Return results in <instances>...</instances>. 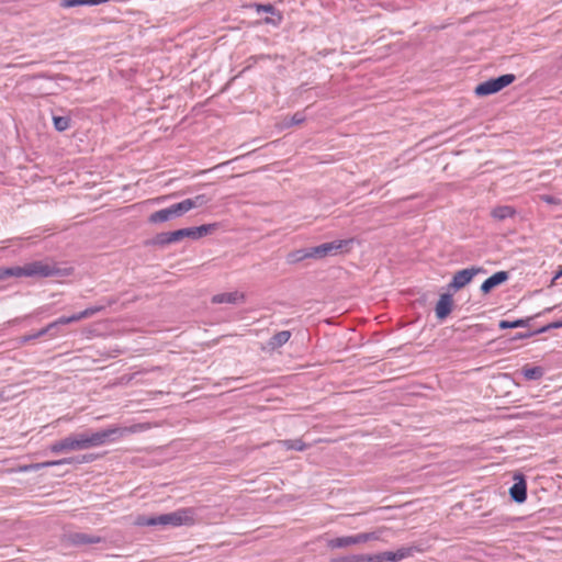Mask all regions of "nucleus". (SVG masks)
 Here are the masks:
<instances>
[{"instance_id":"obj_27","label":"nucleus","mask_w":562,"mask_h":562,"mask_svg":"<svg viewBox=\"0 0 562 562\" xmlns=\"http://www.w3.org/2000/svg\"><path fill=\"white\" fill-rule=\"evenodd\" d=\"M134 525L139 526V527L157 526L158 521H156V517L138 516L135 519Z\"/></svg>"},{"instance_id":"obj_41","label":"nucleus","mask_w":562,"mask_h":562,"mask_svg":"<svg viewBox=\"0 0 562 562\" xmlns=\"http://www.w3.org/2000/svg\"><path fill=\"white\" fill-rule=\"evenodd\" d=\"M91 460H92V457H91V456H90V457H85V458H83V461H86V462L91 461Z\"/></svg>"},{"instance_id":"obj_36","label":"nucleus","mask_w":562,"mask_h":562,"mask_svg":"<svg viewBox=\"0 0 562 562\" xmlns=\"http://www.w3.org/2000/svg\"><path fill=\"white\" fill-rule=\"evenodd\" d=\"M87 4L86 0H66L63 5L66 8Z\"/></svg>"},{"instance_id":"obj_35","label":"nucleus","mask_w":562,"mask_h":562,"mask_svg":"<svg viewBox=\"0 0 562 562\" xmlns=\"http://www.w3.org/2000/svg\"><path fill=\"white\" fill-rule=\"evenodd\" d=\"M255 8L258 12L263 11V12L274 13V8L271 4H256Z\"/></svg>"},{"instance_id":"obj_19","label":"nucleus","mask_w":562,"mask_h":562,"mask_svg":"<svg viewBox=\"0 0 562 562\" xmlns=\"http://www.w3.org/2000/svg\"><path fill=\"white\" fill-rule=\"evenodd\" d=\"M492 216L498 221H503L505 218L512 217L515 215V210L508 205L497 206L492 210Z\"/></svg>"},{"instance_id":"obj_25","label":"nucleus","mask_w":562,"mask_h":562,"mask_svg":"<svg viewBox=\"0 0 562 562\" xmlns=\"http://www.w3.org/2000/svg\"><path fill=\"white\" fill-rule=\"evenodd\" d=\"M169 209L172 214V217L181 216V215L186 214L187 212H189V207H188L186 200L170 205Z\"/></svg>"},{"instance_id":"obj_21","label":"nucleus","mask_w":562,"mask_h":562,"mask_svg":"<svg viewBox=\"0 0 562 562\" xmlns=\"http://www.w3.org/2000/svg\"><path fill=\"white\" fill-rule=\"evenodd\" d=\"M279 443L286 450L303 451L308 447L302 439L280 440Z\"/></svg>"},{"instance_id":"obj_6","label":"nucleus","mask_w":562,"mask_h":562,"mask_svg":"<svg viewBox=\"0 0 562 562\" xmlns=\"http://www.w3.org/2000/svg\"><path fill=\"white\" fill-rule=\"evenodd\" d=\"M352 243V239H339L330 243H325L319 246L312 248V254L314 258H325L327 256H334L342 251L349 250V245Z\"/></svg>"},{"instance_id":"obj_30","label":"nucleus","mask_w":562,"mask_h":562,"mask_svg":"<svg viewBox=\"0 0 562 562\" xmlns=\"http://www.w3.org/2000/svg\"><path fill=\"white\" fill-rule=\"evenodd\" d=\"M173 241L171 240V237H170V233H162V234H159L155 237L154 239V244L155 245H168V244H172Z\"/></svg>"},{"instance_id":"obj_44","label":"nucleus","mask_w":562,"mask_h":562,"mask_svg":"<svg viewBox=\"0 0 562 562\" xmlns=\"http://www.w3.org/2000/svg\"><path fill=\"white\" fill-rule=\"evenodd\" d=\"M544 201L551 202V198L547 196V198H544Z\"/></svg>"},{"instance_id":"obj_1","label":"nucleus","mask_w":562,"mask_h":562,"mask_svg":"<svg viewBox=\"0 0 562 562\" xmlns=\"http://www.w3.org/2000/svg\"><path fill=\"white\" fill-rule=\"evenodd\" d=\"M72 272V268H60L55 262L48 260H36L24 266H16L18 278L69 277Z\"/></svg>"},{"instance_id":"obj_3","label":"nucleus","mask_w":562,"mask_h":562,"mask_svg":"<svg viewBox=\"0 0 562 562\" xmlns=\"http://www.w3.org/2000/svg\"><path fill=\"white\" fill-rule=\"evenodd\" d=\"M156 521L160 526H193L196 522L195 510L191 507L180 508L176 512L157 516Z\"/></svg>"},{"instance_id":"obj_20","label":"nucleus","mask_w":562,"mask_h":562,"mask_svg":"<svg viewBox=\"0 0 562 562\" xmlns=\"http://www.w3.org/2000/svg\"><path fill=\"white\" fill-rule=\"evenodd\" d=\"M102 310H103V306H93V307L86 308L85 311H82L80 313L68 316L69 322L74 323V322H79L85 318H89V317L93 316L94 314L101 312Z\"/></svg>"},{"instance_id":"obj_42","label":"nucleus","mask_w":562,"mask_h":562,"mask_svg":"<svg viewBox=\"0 0 562 562\" xmlns=\"http://www.w3.org/2000/svg\"><path fill=\"white\" fill-rule=\"evenodd\" d=\"M281 20H282V16H281L280 13H278V21H277V23H279Z\"/></svg>"},{"instance_id":"obj_12","label":"nucleus","mask_w":562,"mask_h":562,"mask_svg":"<svg viewBox=\"0 0 562 562\" xmlns=\"http://www.w3.org/2000/svg\"><path fill=\"white\" fill-rule=\"evenodd\" d=\"M245 301V295L241 292L235 291V292H227V293H220L213 296L212 302L213 303H227V304H236Z\"/></svg>"},{"instance_id":"obj_32","label":"nucleus","mask_w":562,"mask_h":562,"mask_svg":"<svg viewBox=\"0 0 562 562\" xmlns=\"http://www.w3.org/2000/svg\"><path fill=\"white\" fill-rule=\"evenodd\" d=\"M170 237L173 243H177L183 238H186V228H181L175 232H170Z\"/></svg>"},{"instance_id":"obj_26","label":"nucleus","mask_w":562,"mask_h":562,"mask_svg":"<svg viewBox=\"0 0 562 562\" xmlns=\"http://www.w3.org/2000/svg\"><path fill=\"white\" fill-rule=\"evenodd\" d=\"M53 122L54 127L59 132H64L70 126V120L66 116H54Z\"/></svg>"},{"instance_id":"obj_8","label":"nucleus","mask_w":562,"mask_h":562,"mask_svg":"<svg viewBox=\"0 0 562 562\" xmlns=\"http://www.w3.org/2000/svg\"><path fill=\"white\" fill-rule=\"evenodd\" d=\"M481 272H483V269L475 268V267L457 271L453 274V278L449 284V288L454 291H458V290L464 288L465 285H468L472 281V279Z\"/></svg>"},{"instance_id":"obj_14","label":"nucleus","mask_w":562,"mask_h":562,"mask_svg":"<svg viewBox=\"0 0 562 562\" xmlns=\"http://www.w3.org/2000/svg\"><path fill=\"white\" fill-rule=\"evenodd\" d=\"M414 553V549L411 548V547H403V548H400L397 549L396 551H385L384 552V559H385V562H398V561H402L403 559H406L411 555H413Z\"/></svg>"},{"instance_id":"obj_33","label":"nucleus","mask_w":562,"mask_h":562,"mask_svg":"<svg viewBox=\"0 0 562 562\" xmlns=\"http://www.w3.org/2000/svg\"><path fill=\"white\" fill-rule=\"evenodd\" d=\"M99 541H100V539L95 538V537H88L86 535L77 536V542H80V543H98Z\"/></svg>"},{"instance_id":"obj_11","label":"nucleus","mask_w":562,"mask_h":562,"mask_svg":"<svg viewBox=\"0 0 562 562\" xmlns=\"http://www.w3.org/2000/svg\"><path fill=\"white\" fill-rule=\"evenodd\" d=\"M508 279V273L506 271H498L487 278L481 285V291L483 293H488L495 286L504 283Z\"/></svg>"},{"instance_id":"obj_43","label":"nucleus","mask_w":562,"mask_h":562,"mask_svg":"<svg viewBox=\"0 0 562 562\" xmlns=\"http://www.w3.org/2000/svg\"><path fill=\"white\" fill-rule=\"evenodd\" d=\"M265 22L266 23H272V21L270 19H268V18L265 20ZM273 24H276V22H273Z\"/></svg>"},{"instance_id":"obj_23","label":"nucleus","mask_w":562,"mask_h":562,"mask_svg":"<svg viewBox=\"0 0 562 562\" xmlns=\"http://www.w3.org/2000/svg\"><path fill=\"white\" fill-rule=\"evenodd\" d=\"M349 562H385L384 552L356 555Z\"/></svg>"},{"instance_id":"obj_2","label":"nucleus","mask_w":562,"mask_h":562,"mask_svg":"<svg viewBox=\"0 0 562 562\" xmlns=\"http://www.w3.org/2000/svg\"><path fill=\"white\" fill-rule=\"evenodd\" d=\"M143 427L134 425L131 427H109L106 429L95 431L92 434H81L85 449L103 446L112 441L114 436L122 437L125 434L136 432Z\"/></svg>"},{"instance_id":"obj_22","label":"nucleus","mask_w":562,"mask_h":562,"mask_svg":"<svg viewBox=\"0 0 562 562\" xmlns=\"http://www.w3.org/2000/svg\"><path fill=\"white\" fill-rule=\"evenodd\" d=\"M189 211L206 205L211 199L206 194H198L194 198L186 199Z\"/></svg>"},{"instance_id":"obj_10","label":"nucleus","mask_w":562,"mask_h":562,"mask_svg":"<svg viewBox=\"0 0 562 562\" xmlns=\"http://www.w3.org/2000/svg\"><path fill=\"white\" fill-rule=\"evenodd\" d=\"M218 227L217 223L204 224L198 227L186 228V238L199 239L207 234L213 233Z\"/></svg>"},{"instance_id":"obj_38","label":"nucleus","mask_w":562,"mask_h":562,"mask_svg":"<svg viewBox=\"0 0 562 562\" xmlns=\"http://www.w3.org/2000/svg\"><path fill=\"white\" fill-rule=\"evenodd\" d=\"M167 198H168L167 195L158 196V198H155V199H150L147 202L148 203H160V202L165 201Z\"/></svg>"},{"instance_id":"obj_5","label":"nucleus","mask_w":562,"mask_h":562,"mask_svg":"<svg viewBox=\"0 0 562 562\" xmlns=\"http://www.w3.org/2000/svg\"><path fill=\"white\" fill-rule=\"evenodd\" d=\"M516 77L513 74H506L498 78L486 80L475 87V94L479 97L490 95L503 90L515 81Z\"/></svg>"},{"instance_id":"obj_34","label":"nucleus","mask_w":562,"mask_h":562,"mask_svg":"<svg viewBox=\"0 0 562 562\" xmlns=\"http://www.w3.org/2000/svg\"><path fill=\"white\" fill-rule=\"evenodd\" d=\"M67 324H70V322H69V317H68V316H61V317H59L58 319H56V321H54V322L49 323V324L47 325V327H48V329L50 330V329H53L54 327H56L57 325H67Z\"/></svg>"},{"instance_id":"obj_28","label":"nucleus","mask_w":562,"mask_h":562,"mask_svg":"<svg viewBox=\"0 0 562 562\" xmlns=\"http://www.w3.org/2000/svg\"><path fill=\"white\" fill-rule=\"evenodd\" d=\"M49 331L48 327H44L42 328L41 330L32 334V335H25L23 337H21V342L22 344H26L27 341L32 340V339H36V338H40L42 336H44L45 334H47Z\"/></svg>"},{"instance_id":"obj_7","label":"nucleus","mask_w":562,"mask_h":562,"mask_svg":"<svg viewBox=\"0 0 562 562\" xmlns=\"http://www.w3.org/2000/svg\"><path fill=\"white\" fill-rule=\"evenodd\" d=\"M49 450L53 453H63L77 450H85L81 434L68 436L61 440L54 442Z\"/></svg>"},{"instance_id":"obj_31","label":"nucleus","mask_w":562,"mask_h":562,"mask_svg":"<svg viewBox=\"0 0 562 562\" xmlns=\"http://www.w3.org/2000/svg\"><path fill=\"white\" fill-rule=\"evenodd\" d=\"M9 277H16V267L11 268H0V280L7 279Z\"/></svg>"},{"instance_id":"obj_16","label":"nucleus","mask_w":562,"mask_h":562,"mask_svg":"<svg viewBox=\"0 0 562 562\" xmlns=\"http://www.w3.org/2000/svg\"><path fill=\"white\" fill-rule=\"evenodd\" d=\"M71 462V459H61L56 461H46L41 463H34L26 467H23L22 471H37L44 468L54 467V465H60V464H68Z\"/></svg>"},{"instance_id":"obj_13","label":"nucleus","mask_w":562,"mask_h":562,"mask_svg":"<svg viewBox=\"0 0 562 562\" xmlns=\"http://www.w3.org/2000/svg\"><path fill=\"white\" fill-rule=\"evenodd\" d=\"M512 498L517 503H524L527 498V484L522 477L509 490Z\"/></svg>"},{"instance_id":"obj_29","label":"nucleus","mask_w":562,"mask_h":562,"mask_svg":"<svg viewBox=\"0 0 562 562\" xmlns=\"http://www.w3.org/2000/svg\"><path fill=\"white\" fill-rule=\"evenodd\" d=\"M525 325V321L522 319H517V321H514V322H509V321H501L498 326L499 328L502 329H505V328H517V327H522Z\"/></svg>"},{"instance_id":"obj_9","label":"nucleus","mask_w":562,"mask_h":562,"mask_svg":"<svg viewBox=\"0 0 562 562\" xmlns=\"http://www.w3.org/2000/svg\"><path fill=\"white\" fill-rule=\"evenodd\" d=\"M453 307V299L450 294H441L437 304H436V316L442 321L445 319L452 311Z\"/></svg>"},{"instance_id":"obj_40","label":"nucleus","mask_w":562,"mask_h":562,"mask_svg":"<svg viewBox=\"0 0 562 562\" xmlns=\"http://www.w3.org/2000/svg\"><path fill=\"white\" fill-rule=\"evenodd\" d=\"M551 327H553V328H560V327H562V319H561V321H559V322H557V323H554V324H552V325H551Z\"/></svg>"},{"instance_id":"obj_39","label":"nucleus","mask_w":562,"mask_h":562,"mask_svg":"<svg viewBox=\"0 0 562 562\" xmlns=\"http://www.w3.org/2000/svg\"><path fill=\"white\" fill-rule=\"evenodd\" d=\"M303 120L304 119L300 114H295L293 116V122L296 123V124L303 122Z\"/></svg>"},{"instance_id":"obj_17","label":"nucleus","mask_w":562,"mask_h":562,"mask_svg":"<svg viewBox=\"0 0 562 562\" xmlns=\"http://www.w3.org/2000/svg\"><path fill=\"white\" fill-rule=\"evenodd\" d=\"M521 374L526 380H539L543 376L544 371L541 367L524 366L521 368Z\"/></svg>"},{"instance_id":"obj_24","label":"nucleus","mask_w":562,"mask_h":562,"mask_svg":"<svg viewBox=\"0 0 562 562\" xmlns=\"http://www.w3.org/2000/svg\"><path fill=\"white\" fill-rule=\"evenodd\" d=\"M311 254H312V248L310 250L300 249V250L290 252L286 258H288L289 262L294 263V262H297V261H301V260H304L307 258H314V255H311Z\"/></svg>"},{"instance_id":"obj_15","label":"nucleus","mask_w":562,"mask_h":562,"mask_svg":"<svg viewBox=\"0 0 562 562\" xmlns=\"http://www.w3.org/2000/svg\"><path fill=\"white\" fill-rule=\"evenodd\" d=\"M290 338H291V331H289V330L279 331L271 337V339L268 342V346L271 349H277V348L283 346L284 344H286Z\"/></svg>"},{"instance_id":"obj_18","label":"nucleus","mask_w":562,"mask_h":562,"mask_svg":"<svg viewBox=\"0 0 562 562\" xmlns=\"http://www.w3.org/2000/svg\"><path fill=\"white\" fill-rule=\"evenodd\" d=\"M172 218V214L169 207L156 211L151 213L148 217V222L151 224L167 222Z\"/></svg>"},{"instance_id":"obj_37","label":"nucleus","mask_w":562,"mask_h":562,"mask_svg":"<svg viewBox=\"0 0 562 562\" xmlns=\"http://www.w3.org/2000/svg\"><path fill=\"white\" fill-rule=\"evenodd\" d=\"M109 0H86L87 4H90V5H97V4H102V3H106Z\"/></svg>"},{"instance_id":"obj_4","label":"nucleus","mask_w":562,"mask_h":562,"mask_svg":"<svg viewBox=\"0 0 562 562\" xmlns=\"http://www.w3.org/2000/svg\"><path fill=\"white\" fill-rule=\"evenodd\" d=\"M385 528L382 527V528L378 529L376 531H372V532H361V533H357L353 536H344V537L333 538L327 541V547L329 549H341V548H347V547L355 546V544L366 543L371 540H379L380 533Z\"/></svg>"}]
</instances>
